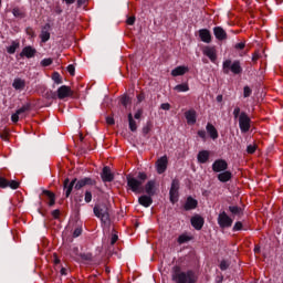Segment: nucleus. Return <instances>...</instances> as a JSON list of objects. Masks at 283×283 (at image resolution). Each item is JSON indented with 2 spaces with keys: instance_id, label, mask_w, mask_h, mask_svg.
Returning <instances> with one entry per match:
<instances>
[{
  "instance_id": "nucleus-30",
  "label": "nucleus",
  "mask_w": 283,
  "mask_h": 283,
  "mask_svg": "<svg viewBox=\"0 0 283 283\" xmlns=\"http://www.w3.org/2000/svg\"><path fill=\"white\" fill-rule=\"evenodd\" d=\"M229 211H230V213H232V216H243V213H244L242 208H240L238 206H230Z\"/></svg>"
},
{
  "instance_id": "nucleus-4",
  "label": "nucleus",
  "mask_w": 283,
  "mask_h": 283,
  "mask_svg": "<svg viewBox=\"0 0 283 283\" xmlns=\"http://www.w3.org/2000/svg\"><path fill=\"white\" fill-rule=\"evenodd\" d=\"M171 280L175 283H196V274L193 272H182L180 266L175 265L171 272Z\"/></svg>"
},
{
  "instance_id": "nucleus-51",
  "label": "nucleus",
  "mask_w": 283,
  "mask_h": 283,
  "mask_svg": "<svg viewBox=\"0 0 283 283\" xmlns=\"http://www.w3.org/2000/svg\"><path fill=\"white\" fill-rule=\"evenodd\" d=\"M20 116H21V115L18 114V112H15V114H13V115L11 116L12 123H19Z\"/></svg>"
},
{
  "instance_id": "nucleus-6",
  "label": "nucleus",
  "mask_w": 283,
  "mask_h": 283,
  "mask_svg": "<svg viewBox=\"0 0 283 283\" xmlns=\"http://www.w3.org/2000/svg\"><path fill=\"white\" fill-rule=\"evenodd\" d=\"M239 127L242 134H247L251 129V117L245 112H242L239 116Z\"/></svg>"
},
{
  "instance_id": "nucleus-33",
  "label": "nucleus",
  "mask_w": 283,
  "mask_h": 283,
  "mask_svg": "<svg viewBox=\"0 0 283 283\" xmlns=\"http://www.w3.org/2000/svg\"><path fill=\"white\" fill-rule=\"evenodd\" d=\"M19 45H20L19 42L13 41V42L11 43V45H10L9 48H7L8 54H14V52H17Z\"/></svg>"
},
{
  "instance_id": "nucleus-19",
  "label": "nucleus",
  "mask_w": 283,
  "mask_h": 283,
  "mask_svg": "<svg viewBox=\"0 0 283 283\" xmlns=\"http://www.w3.org/2000/svg\"><path fill=\"white\" fill-rule=\"evenodd\" d=\"M144 191L147 193V196H156V181H148L144 188Z\"/></svg>"
},
{
  "instance_id": "nucleus-40",
  "label": "nucleus",
  "mask_w": 283,
  "mask_h": 283,
  "mask_svg": "<svg viewBox=\"0 0 283 283\" xmlns=\"http://www.w3.org/2000/svg\"><path fill=\"white\" fill-rule=\"evenodd\" d=\"M84 200H85L86 203L92 202V191H90V190L85 191Z\"/></svg>"
},
{
  "instance_id": "nucleus-44",
  "label": "nucleus",
  "mask_w": 283,
  "mask_h": 283,
  "mask_svg": "<svg viewBox=\"0 0 283 283\" xmlns=\"http://www.w3.org/2000/svg\"><path fill=\"white\" fill-rule=\"evenodd\" d=\"M255 149H258V146H256L255 144L249 145V146L247 147V151H248L249 154H255Z\"/></svg>"
},
{
  "instance_id": "nucleus-61",
  "label": "nucleus",
  "mask_w": 283,
  "mask_h": 283,
  "mask_svg": "<svg viewBox=\"0 0 283 283\" xmlns=\"http://www.w3.org/2000/svg\"><path fill=\"white\" fill-rule=\"evenodd\" d=\"M258 59H260V53H254L252 55V61H258Z\"/></svg>"
},
{
  "instance_id": "nucleus-64",
  "label": "nucleus",
  "mask_w": 283,
  "mask_h": 283,
  "mask_svg": "<svg viewBox=\"0 0 283 283\" xmlns=\"http://www.w3.org/2000/svg\"><path fill=\"white\" fill-rule=\"evenodd\" d=\"M222 98H223L222 95H218L217 96V103H222Z\"/></svg>"
},
{
  "instance_id": "nucleus-55",
  "label": "nucleus",
  "mask_w": 283,
  "mask_h": 283,
  "mask_svg": "<svg viewBox=\"0 0 283 283\" xmlns=\"http://www.w3.org/2000/svg\"><path fill=\"white\" fill-rule=\"evenodd\" d=\"M244 46H245L244 42H240L234 45L235 50H244Z\"/></svg>"
},
{
  "instance_id": "nucleus-37",
  "label": "nucleus",
  "mask_w": 283,
  "mask_h": 283,
  "mask_svg": "<svg viewBox=\"0 0 283 283\" xmlns=\"http://www.w3.org/2000/svg\"><path fill=\"white\" fill-rule=\"evenodd\" d=\"M151 132V122H147V124L143 127V134L144 136H147Z\"/></svg>"
},
{
  "instance_id": "nucleus-56",
  "label": "nucleus",
  "mask_w": 283,
  "mask_h": 283,
  "mask_svg": "<svg viewBox=\"0 0 283 283\" xmlns=\"http://www.w3.org/2000/svg\"><path fill=\"white\" fill-rule=\"evenodd\" d=\"M52 216H53V218H55V220H56V219H59V216H61V211H60V210H53V211H52Z\"/></svg>"
},
{
  "instance_id": "nucleus-22",
  "label": "nucleus",
  "mask_w": 283,
  "mask_h": 283,
  "mask_svg": "<svg viewBox=\"0 0 283 283\" xmlns=\"http://www.w3.org/2000/svg\"><path fill=\"white\" fill-rule=\"evenodd\" d=\"M196 207H198V200L193 199L192 197H188L184 209L186 211H191V209H196Z\"/></svg>"
},
{
  "instance_id": "nucleus-2",
  "label": "nucleus",
  "mask_w": 283,
  "mask_h": 283,
  "mask_svg": "<svg viewBox=\"0 0 283 283\" xmlns=\"http://www.w3.org/2000/svg\"><path fill=\"white\" fill-rule=\"evenodd\" d=\"M93 213L104 224V227H109L112 224V209L105 202L96 203L93 208Z\"/></svg>"
},
{
  "instance_id": "nucleus-53",
  "label": "nucleus",
  "mask_w": 283,
  "mask_h": 283,
  "mask_svg": "<svg viewBox=\"0 0 283 283\" xmlns=\"http://www.w3.org/2000/svg\"><path fill=\"white\" fill-rule=\"evenodd\" d=\"M116 242H118V235L113 234L112 238H111V244L114 245V244H116Z\"/></svg>"
},
{
  "instance_id": "nucleus-58",
  "label": "nucleus",
  "mask_w": 283,
  "mask_h": 283,
  "mask_svg": "<svg viewBox=\"0 0 283 283\" xmlns=\"http://www.w3.org/2000/svg\"><path fill=\"white\" fill-rule=\"evenodd\" d=\"M107 125H114L115 120L114 117H106Z\"/></svg>"
},
{
  "instance_id": "nucleus-13",
  "label": "nucleus",
  "mask_w": 283,
  "mask_h": 283,
  "mask_svg": "<svg viewBox=\"0 0 283 283\" xmlns=\"http://www.w3.org/2000/svg\"><path fill=\"white\" fill-rule=\"evenodd\" d=\"M190 222H191V226L193 227V229H196L197 231H200V229H202V227H205V219L198 214L192 217Z\"/></svg>"
},
{
  "instance_id": "nucleus-35",
  "label": "nucleus",
  "mask_w": 283,
  "mask_h": 283,
  "mask_svg": "<svg viewBox=\"0 0 283 283\" xmlns=\"http://www.w3.org/2000/svg\"><path fill=\"white\" fill-rule=\"evenodd\" d=\"M45 96L46 98L53 99V101H56V98H59V94L54 91L46 92Z\"/></svg>"
},
{
  "instance_id": "nucleus-10",
  "label": "nucleus",
  "mask_w": 283,
  "mask_h": 283,
  "mask_svg": "<svg viewBox=\"0 0 283 283\" xmlns=\"http://www.w3.org/2000/svg\"><path fill=\"white\" fill-rule=\"evenodd\" d=\"M67 96H72V88L66 85H62L57 88V98L63 101V98H67Z\"/></svg>"
},
{
  "instance_id": "nucleus-26",
  "label": "nucleus",
  "mask_w": 283,
  "mask_h": 283,
  "mask_svg": "<svg viewBox=\"0 0 283 283\" xmlns=\"http://www.w3.org/2000/svg\"><path fill=\"white\" fill-rule=\"evenodd\" d=\"M189 72V67L187 66H177L171 71V76H184V74H187Z\"/></svg>"
},
{
  "instance_id": "nucleus-62",
  "label": "nucleus",
  "mask_w": 283,
  "mask_h": 283,
  "mask_svg": "<svg viewBox=\"0 0 283 283\" xmlns=\"http://www.w3.org/2000/svg\"><path fill=\"white\" fill-rule=\"evenodd\" d=\"M63 9H61V7H56L55 8V14H62Z\"/></svg>"
},
{
  "instance_id": "nucleus-24",
  "label": "nucleus",
  "mask_w": 283,
  "mask_h": 283,
  "mask_svg": "<svg viewBox=\"0 0 283 283\" xmlns=\"http://www.w3.org/2000/svg\"><path fill=\"white\" fill-rule=\"evenodd\" d=\"M199 36L203 43H211V32L207 29H202L199 31Z\"/></svg>"
},
{
  "instance_id": "nucleus-7",
  "label": "nucleus",
  "mask_w": 283,
  "mask_h": 283,
  "mask_svg": "<svg viewBox=\"0 0 283 283\" xmlns=\"http://www.w3.org/2000/svg\"><path fill=\"white\" fill-rule=\"evenodd\" d=\"M217 220L221 229H229L233 224V219H231V217H229L224 211L219 213Z\"/></svg>"
},
{
  "instance_id": "nucleus-60",
  "label": "nucleus",
  "mask_w": 283,
  "mask_h": 283,
  "mask_svg": "<svg viewBox=\"0 0 283 283\" xmlns=\"http://www.w3.org/2000/svg\"><path fill=\"white\" fill-rule=\"evenodd\" d=\"M137 99H138V103H143V101H145V95L144 94L137 95Z\"/></svg>"
},
{
  "instance_id": "nucleus-39",
  "label": "nucleus",
  "mask_w": 283,
  "mask_h": 283,
  "mask_svg": "<svg viewBox=\"0 0 283 283\" xmlns=\"http://www.w3.org/2000/svg\"><path fill=\"white\" fill-rule=\"evenodd\" d=\"M54 83H56L57 85H61V83H63V81H61V75L59 73H53V76H52Z\"/></svg>"
},
{
  "instance_id": "nucleus-43",
  "label": "nucleus",
  "mask_w": 283,
  "mask_h": 283,
  "mask_svg": "<svg viewBox=\"0 0 283 283\" xmlns=\"http://www.w3.org/2000/svg\"><path fill=\"white\" fill-rule=\"evenodd\" d=\"M49 65H52V59L49 57L41 61L42 67H48Z\"/></svg>"
},
{
  "instance_id": "nucleus-5",
  "label": "nucleus",
  "mask_w": 283,
  "mask_h": 283,
  "mask_svg": "<svg viewBox=\"0 0 283 283\" xmlns=\"http://www.w3.org/2000/svg\"><path fill=\"white\" fill-rule=\"evenodd\" d=\"M223 73L229 74L231 72L232 74H242V66L240 65V61H234L233 63L231 60H226L223 62Z\"/></svg>"
},
{
  "instance_id": "nucleus-8",
  "label": "nucleus",
  "mask_w": 283,
  "mask_h": 283,
  "mask_svg": "<svg viewBox=\"0 0 283 283\" xmlns=\"http://www.w3.org/2000/svg\"><path fill=\"white\" fill-rule=\"evenodd\" d=\"M179 189H180V181L178 179H174L171 182L170 191H169L170 202L172 205H176V202H178Z\"/></svg>"
},
{
  "instance_id": "nucleus-54",
  "label": "nucleus",
  "mask_w": 283,
  "mask_h": 283,
  "mask_svg": "<svg viewBox=\"0 0 283 283\" xmlns=\"http://www.w3.org/2000/svg\"><path fill=\"white\" fill-rule=\"evenodd\" d=\"M140 116H143V109H138L135 115L134 118H136V120H139Z\"/></svg>"
},
{
  "instance_id": "nucleus-46",
  "label": "nucleus",
  "mask_w": 283,
  "mask_h": 283,
  "mask_svg": "<svg viewBox=\"0 0 283 283\" xmlns=\"http://www.w3.org/2000/svg\"><path fill=\"white\" fill-rule=\"evenodd\" d=\"M160 108L165 112H169L171 109V105L169 103H164L160 105Z\"/></svg>"
},
{
  "instance_id": "nucleus-14",
  "label": "nucleus",
  "mask_w": 283,
  "mask_h": 283,
  "mask_svg": "<svg viewBox=\"0 0 283 283\" xmlns=\"http://www.w3.org/2000/svg\"><path fill=\"white\" fill-rule=\"evenodd\" d=\"M50 23H46L44 27H42L41 33H40V39L42 43H48L50 41V30H51Z\"/></svg>"
},
{
  "instance_id": "nucleus-50",
  "label": "nucleus",
  "mask_w": 283,
  "mask_h": 283,
  "mask_svg": "<svg viewBox=\"0 0 283 283\" xmlns=\"http://www.w3.org/2000/svg\"><path fill=\"white\" fill-rule=\"evenodd\" d=\"M81 233H83V229L76 228L73 232V238H78V235H81Z\"/></svg>"
},
{
  "instance_id": "nucleus-34",
  "label": "nucleus",
  "mask_w": 283,
  "mask_h": 283,
  "mask_svg": "<svg viewBox=\"0 0 283 283\" xmlns=\"http://www.w3.org/2000/svg\"><path fill=\"white\" fill-rule=\"evenodd\" d=\"M175 92H189V85L187 84H178L174 87Z\"/></svg>"
},
{
  "instance_id": "nucleus-28",
  "label": "nucleus",
  "mask_w": 283,
  "mask_h": 283,
  "mask_svg": "<svg viewBox=\"0 0 283 283\" xmlns=\"http://www.w3.org/2000/svg\"><path fill=\"white\" fill-rule=\"evenodd\" d=\"M128 127L130 132L138 130V125L136 124V120L134 119V115L132 113L128 114Z\"/></svg>"
},
{
  "instance_id": "nucleus-59",
  "label": "nucleus",
  "mask_w": 283,
  "mask_h": 283,
  "mask_svg": "<svg viewBox=\"0 0 283 283\" xmlns=\"http://www.w3.org/2000/svg\"><path fill=\"white\" fill-rule=\"evenodd\" d=\"M0 138L2 140H8V133H0Z\"/></svg>"
},
{
  "instance_id": "nucleus-63",
  "label": "nucleus",
  "mask_w": 283,
  "mask_h": 283,
  "mask_svg": "<svg viewBox=\"0 0 283 283\" xmlns=\"http://www.w3.org/2000/svg\"><path fill=\"white\" fill-rule=\"evenodd\" d=\"M60 273H61V275H67V269L62 268Z\"/></svg>"
},
{
  "instance_id": "nucleus-3",
  "label": "nucleus",
  "mask_w": 283,
  "mask_h": 283,
  "mask_svg": "<svg viewBox=\"0 0 283 283\" xmlns=\"http://www.w3.org/2000/svg\"><path fill=\"white\" fill-rule=\"evenodd\" d=\"M146 180L147 174L145 172H138L137 178L130 174L126 176L127 187L134 193H145V187L143 185H145Z\"/></svg>"
},
{
  "instance_id": "nucleus-18",
  "label": "nucleus",
  "mask_w": 283,
  "mask_h": 283,
  "mask_svg": "<svg viewBox=\"0 0 283 283\" xmlns=\"http://www.w3.org/2000/svg\"><path fill=\"white\" fill-rule=\"evenodd\" d=\"M203 54L210 59L212 63H216V60L218 59V55L216 54V49L211 46H206L203 49Z\"/></svg>"
},
{
  "instance_id": "nucleus-25",
  "label": "nucleus",
  "mask_w": 283,
  "mask_h": 283,
  "mask_svg": "<svg viewBox=\"0 0 283 283\" xmlns=\"http://www.w3.org/2000/svg\"><path fill=\"white\" fill-rule=\"evenodd\" d=\"M188 125H196V111L190 109L185 113Z\"/></svg>"
},
{
  "instance_id": "nucleus-57",
  "label": "nucleus",
  "mask_w": 283,
  "mask_h": 283,
  "mask_svg": "<svg viewBox=\"0 0 283 283\" xmlns=\"http://www.w3.org/2000/svg\"><path fill=\"white\" fill-rule=\"evenodd\" d=\"M198 136L200 137V138H207V132H205V130H199L198 132Z\"/></svg>"
},
{
  "instance_id": "nucleus-29",
  "label": "nucleus",
  "mask_w": 283,
  "mask_h": 283,
  "mask_svg": "<svg viewBox=\"0 0 283 283\" xmlns=\"http://www.w3.org/2000/svg\"><path fill=\"white\" fill-rule=\"evenodd\" d=\"M197 158H198V161L201 164L207 163V160H209V151L207 150L199 151Z\"/></svg>"
},
{
  "instance_id": "nucleus-49",
  "label": "nucleus",
  "mask_w": 283,
  "mask_h": 283,
  "mask_svg": "<svg viewBox=\"0 0 283 283\" xmlns=\"http://www.w3.org/2000/svg\"><path fill=\"white\" fill-rule=\"evenodd\" d=\"M122 105H124V107H127V105H129V96L122 97Z\"/></svg>"
},
{
  "instance_id": "nucleus-38",
  "label": "nucleus",
  "mask_w": 283,
  "mask_h": 283,
  "mask_svg": "<svg viewBox=\"0 0 283 283\" xmlns=\"http://www.w3.org/2000/svg\"><path fill=\"white\" fill-rule=\"evenodd\" d=\"M189 240H191V238H189V237H187V235H185V234H181V235H179V238H178V243H179V244H185V242H189Z\"/></svg>"
},
{
  "instance_id": "nucleus-45",
  "label": "nucleus",
  "mask_w": 283,
  "mask_h": 283,
  "mask_svg": "<svg viewBox=\"0 0 283 283\" xmlns=\"http://www.w3.org/2000/svg\"><path fill=\"white\" fill-rule=\"evenodd\" d=\"M240 114H242L240 113V106L234 107L233 116L235 119L240 118Z\"/></svg>"
},
{
  "instance_id": "nucleus-47",
  "label": "nucleus",
  "mask_w": 283,
  "mask_h": 283,
  "mask_svg": "<svg viewBox=\"0 0 283 283\" xmlns=\"http://www.w3.org/2000/svg\"><path fill=\"white\" fill-rule=\"evenodd\" d=\"M233 231H242V222H235V224L233 226Z\"/></svg>"
},
{
  "instance_id": "nucleus-23",
  "label": "nucleus",
  "mask_w": 283,
  "mask_h": 283,
  "mask_svg": "<svg viewBox=\"0 0 283 283\" xmlns=\"http://www.w3.org/2000/svg\"><path fill=\"white\" fill-rule=\"evenodd\" d=\"M206 129L212 140H216L218 138V129H216V126H213V124L208 123Z\"/></svg>"
},
{
  "instance_id": "nucleus-16",
  "label": "nucleus",
  "mask_w": 283,
  "mask_h": 283,
  "mask_svg": "<svg viewBox=\"0 0 283 283\" xmlns=\"http://www.w3.org/2000/svg\"><path fill=\"white\" fill-rule=\"evenodd\" d=\"M213 34L218 41H227V31L222 27H214Z\"/></svg>"
},
{
  "instance_id": "nucleus-17",
  "label": "nucleus",
  "mask_w": 283,
  "mask_h": 283,
  "mask_svg": "<svg viewBox=\"0 0 283 283\" xmlns=\"http://www.w3.org/2000/svg\"><path fill=\"white\" fill-rule=\"evenodd\" d=\"M35 54H36V49L32 46H25L22 49L20 56H25L27 59H34Z\"/></svg>"
},
{
  "instance_id": "nucleus-9",
  "label": "nucleus",
  "mask_w": 283,
  "mask_h": 283,
  "mask_svg": "<svg viewBox=\"0 0 283 283\" xmlns=\"http://www.w3.org/2000/svg\"><path fill=\"white\" fill-rule=\"evenodd\" d=\"M228 167H229V164H227V160H224V159H217L212 164V171H214L216 174H220L222 171H227Z\"/></svg>"
},
{
  "instance_id": "nucleus-41",
  "label": "nucleus",
  "mask_w": 283,
  "mask_h": 283,
  "mask_svg": "<svg viewBox=\"0 0 283 283\" xmlns=\"http://www.w3.org/2000/svg\"><path fill=\"white\" fill-rule=\"evenodd\" d=\"M80 256L85 262H90L92 260V254L91 253H82V254H80Z\"/></svg>"
},
{
  "instance_id": "nucleus-48",
  "label": "nucleus",
  "mask_w": 283,
  "mask_h": 283,
  "mask_svg": "<svg viewBox=\"0 0 283 283\" xmlns=\"http://www.w3.org/2000/svg\"><path fill=\"white\" fill-rule=\"evenodd\" d=\"M126 23L127 25H134V23H136V17H129L127 20H126Z\"/></svg>"
},
{
  "instance_id": "nucleus-27",
  "label": "nucleus",
  "mask_w": 283,
  "mask_h": 283,
  "mask_svg": "<svg viewBox=\"0 0 283 283\" xmlns=\"http://www.w3.org/2000/svg\"><path fill=\"white\" fill-rule=\"evenodd\" d=\"M231 177H232L231 171H229V170H223V172H220V174L218 175V180H219L220 182H229V180H231Z\"/></svg>"
},
{
  "instance_id": "nucleus-15",
  "label": "nucleus",
  "mask_w": 283,
  "mask_h": 283,
  "mask_svg": "<svg viewBox=\"0 0 283 283\" xmlns=\"http://www.w3.org/2000/svg\"><path fill=\"white\" fill-rule=\"evenodd\" d=\"M156 167L158 174H165V171H167V156L159 158L156 163Z\"/></svg>"
},
{
  "instance_id": "nucleus-42",
  "label": "nucleus",
  "mask_w": 283,
  "mask_h": 283,
  "mask_svg": "<svg viewBox=\"0 0 283 283\" xmlns=\"http://www.w3.org/2000/svg\"><path fill=\"white\" fill-rule=\"evenodd\" d=\"M251 93H252L251 87L244 86V88H243L244 98H249V96H251Z\"/></svg>"
},
{
  "instance_id": "nucleus-11",
  "label": "nucleus",
  "mask_w": 283,
  "mask_h": 283,
  "mask_svg": "<svg viewBox=\"0 0 283 283\" xmlns=\"http://www.w3.org/2000/svg\"><path fill=\"white\" fill-rule=\"evenodd\" d=\"M101 178L103 182H112L114 180V175L108 166H105L101 172Z\"/></svg>"
},
{
  "instance_id": "nucleus-32",
  "label": "nucleus",
  "mask_w": 283,
  "mask_h": 283,
  "mask_svg": "<svg viewBox=\"0 0 283 283\" xmlns=\"http://www.w3.org/2000/svg\"><path fill=\"white\" fill-rule=\"evenodd\" d=\"M44 196H48L50 198L49 207H54L55 205V196L52 191L49 190H43Z\"/></svg>"
},
{
  "instance_id": "nucleus-31",
  "label": "nucleus",
  "mask_w": 283,
  "mask_h": 283,
  "mask_svg": "<svg viewBox=\"0 0 283 283\" xmlns=\"http://www.w3.org/2000/svg\"><path fill=\"white\" fill-rule=\"evenodd\" d=\"M30 107H32V105L30 103L24 104L21 108H19L17 112L20 115V118H25V112H30Z\"/></svg>"
},
{
  "instance_id": "nucleus-1",
  "label": "nucleus",
  "mask_w": 283,
  "mask_h": 283,
  "mask_svg": "<svg viewBox=\"0 0 283 283\" xmlns=\"http://www.w3.org/2000/svg\"><path fill=\"white\" fill-rule=\"evenodd\" d=\"M96 185V181L93 178L85 177L83 179H72L70 181V178H66L64 180V189H65V197L70 198V193H72V189H75L76 191H80V189H83V187H94Z\"/></svg>"
},
{
  "instance_id": "nucleus-12",
  "label": "nucleus",
  "mask_w": 283,
  "mask_h": 283,
  "mask_svg": "<svg viewBox=\"0 0 283 283\" xmlns=\"http://www.w3.org/2000/svg\"><path fill=\"white\" fill-rule=\"evenodd\" d=\"M19 181L11 180L9 181L8 179L0 177V187L2 189H6V187H10V189H19Z\"/></svg>"
},
{
  "instance_id": "nucleus-21",
  "label": "nucleus",
  "mask_w": 283,
  "mask_h": 283,
  "mask_svg": "<svg viewBox=\"0 0 283 283\" xmlns=\"http://www.w3.org/2000/svg\"><path fill=\"white\" fill-rule=\"evenodd\" d=\"M138 202H139V205H142V207L147 208V207H151L154 199H151V196H149V195H144L138 198Z\"/></svg>"
},
{
  "instance_id": "nucleus-20",
  "label": "nucleus",
  "mask_w": 283,
  "mask_h": 283,
  "mask_svg": "<svg viewBox=\"0 0 283 283\" xmlns=\"http://www.w3.org/2000/svg\"><path fill=\"white\" fill-rule=\"evenodd\" d=\"M12 87H14L18 92H23V90H25V80L20 77L14 78Z\"/></svg>"
},
{
  "instance_id": "nucleus-36",
  "label": "nucleus",
  "mask_w": 283,
  "mask_h": 283,
  "mask_svg": "<svg viewBox=\"0 0 283 283\" xmlns=\"http://www.w3.org/2000/svg\"><path fill=\"white\" fill-rule=\"evenodd\" d=\"M219 266H220L221 271H227V269H229V266H231V263L227 260H223V261H221Z\"/></svg>"
},
{
  "instance_id": "nucleus-52",
  "label": "nucleus",
  "mask_w": 283,
  "mask_h": 283,
  "mask_svg": "<svg viewBox=\"0 0 283 283\" xmlns=\"http://www.w3.org/2000/svg\"><path fill=\"white\" fill-rule=\"evenodd\" d=\"M75 67H74V65H72V64H70L69 66H67V72L71 74V76H74V72H75Z\"/></svg>"
}]
</instances>
